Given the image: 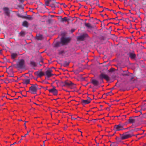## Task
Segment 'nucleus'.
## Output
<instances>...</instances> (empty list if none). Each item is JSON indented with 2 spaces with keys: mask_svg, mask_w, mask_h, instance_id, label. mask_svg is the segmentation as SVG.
Masks as SVG:
<instances>
[{
  "mask_svg": "<svg viewBox=\"0 0 146 146\" xmlns=\"http://www.w3.org/2000/svg\"><path fill=\"white\" fill-rule=\"evenodd\" d=\"M15 68L19 69H22L25 67V61L23 59H21L17 62L16 64L13 65Z\"/></svg>",
  "mask_w": 146,
  "mask_h": 146,
  "instance_id": "1",
  "label": "nucleus"
},
{
  "mask_svg": "<svg viewBox=\"0 0 146 146\" xmlns=\"http://www.w3.org/2000/svg\"><path fill=\"white\" fill-rule=\"evenodd\" d=\"M31 86L29 87V90L27 92L31 93V94H35L37 90L40 89L36 84H31Z\"/></svg>",
  "mask_w": 146,
  "mask_h": 146,
  "instance_id": "2",
  "label": "nucleus"
},
{
  "mask_svg": "<svg viewBox=\"0 0 146 146\" xmlns=\"http://www.w3.org/2000/svg\"><path fill=\"white\" fill-rule=\"evenodd\" d=\"M132 136V134L129 132L123 133L122 134H120V138L121 140L127 139L131 137Z\"/></svg>",
  "mask_w": 146,
  "mask_h": 146,
  "instance_id": "3",
  "label": "nucleus"
},
{
  "mask_svg": "<svg viewBox=\"0 0 146 146\" xmlns=\"http://www.w3.org/2000/svg\"><path fill=\"white\" fill-rule=\"evenodd\" d=\"M99 78L102 83L104 82L103 79H105L107 81H108L110 80V78L108 76L103 73H101L100 75L99 76Z\"/></svg>",
  "mask_w": 146,
  "mask_h": 146,
  "instance_id": "4",
  "label": "nucleus"
},
{
  "mask_svg": "<svg viewBox=\"0 0 146 146\" xmlns=\"http://www.w3.org/2000/svg\"><path fill=\"white\" fill-rule=\"evenodd\" d=\"M124 125V124L122 123H120L118 125H116L114 127V129L116 131L122 130L125 129L123 128Z\"/></svg>",
  "mask_w": 146,
  "mask_h": 146,
  "instance_id": "5",
  "label": "nucleus"
},
{
  "mask_svg": "<svg viewBox=\"0 0 146 146\" xmlns=\"http://www.w3.org/2000/svg\"><path fill=\"white\" fill-rule=\"evenodd\" d=\"M65 86H67L72 88L75 87V85L72 82L69 80H66L65 81Z\"/></svg>",
  "mask_w": 146,
  "mask_h": 146,
  "instance_id": "6",
  "label": "nucleus"
},
{
  "mask_svg": "<svg viewBox=\"0 0 146 146\" xmlns=\"http://www.w3.org/2000/svg\"><path fill=\"white\" fill-rule=\"evenodd\" d=\"M91 83L96 87L98 86L102 83L100 82H99L98 80L96 79H91Z\"/></svg>",
  "mask_w": 146,
  "mask_h": 146,
  "instance_id": "7",
  "label": "nucleus"
},
{
  "mask_svg": "<svg viewBox=\"0 0 146 146\" xmlns=\"http://www.w3.org/2000/svg\"><path fill=\"white\" fill-rule=\"evenodd\" d=\"M70 40V39L69 38H65L63 37L61 39V42L63 44L68 43Z\"/></svg>",
  "mask_w": 146,
  "mask_h": 146,
  "instance_id": "8",
  "label": "nucleus"
},
{
  "mask_svg": "<svg viewBox=\"0 0 146 146\" xmlns=\"http://www.w3.org/2000/svg\"><path fill=\"white\" fill-rule=\"evenodd\" d=\"M48 91L50 92L53 93L54 95L56 96L57 95L58 91L56 89L55 87L54 86H53L52 88L49 90Z\"/></svg>",
  "mask_w": 146,
  "mask_h": 146,
  "instance_id": "9",
  "label": "nucleus"
},
{
  "mask_svg": "<svg viewBox=\"0 0 146 146\" xmlns=\"http://www.w3.org/2000/svg\"><path fill=\"white\" fill-rule=\"evenodd\" d=\"M91 100V99L90 98L88 97L87 100H82L81 103L82 104L85 105L89 103L90 102Z\"/></svg>",
  "mask_w": 146,
  "mask_h": 146,
  "instance_id": "10",
  "label": "nucleus"
},
{
  "mask_svg": "<svg viewBox=\"0 0 146 146\" xmlns=\"http://www.w3.org/2000/svg\"><path fill=\"white\" fill-rule=\"evenodd\" d=\"M127 55L132 59H135L136 57V55L134 52H129L127 54Z\"/></svg>",
  "mask_w": 146,
  "mask_h": 146,
  "instance_id": "11",
  "label": "nucleus"
},
{
  "mask_svg": "<svg viewBox=\"0 0 146 146\" xmlns=\"http://www.w3.org/2000/svg\"><path fill=\"white\" fill-rule=\"evenodd\" d=\"M35 74L39 77H41L42 76L44 75V73L42 72H35Z\"/></svg>",
  "mask_w": 146,
  "mask_h": 146,
  "instance_id": "12",
  "label": "nucleus"
},
{
  "mask_svg": "<svg viewBox=\"0 0 146 146\" xmlns=\"http://www.w3.org/2000/svg\"><path fill=\"white\" fill-rule=\"evenodd\" d=\"M88 36V35L87 34H83L82 35H81L80 36H79L78 38L80 40H83L84 38Z\"/></svg>",
  "mask_w": 146,
  "mask_h": 146,
  "instance_id": "13",
  "label": "nucleus"
},
{
  "mask_svg": "<svg viewBox=\"0 0 146 146\" xmlns=\"http://www.w3.org/2000/svg\"><path fill=\"white\" fill-rule=\"evenodd\" d=\"M122 75L123 76H131L132 75V74L129 73L128 71H124L122 73Z\"/></svg>",
  "mask_w": 146,
  "mask_h": 146,
  "instance_id": "14",
  "label": "nucleus"
},
{
  "mask_svg": "<svg viewBox=\"0 0 146 146\" xmlns=\"http://www.w3.org/2000/svg\"><path fill=\"white\" fill-rule=\"evenodd\" d=\"M128 121L129 123H133L136 122V120L135 118H132V117H130Z\"/></svg>",
  "mask_w": 146,
  "mask_h": 146,
  "instance_id": "15",
  "label": "nucleus"
},
{
  "mask_svg": "<svg viewBox=\"0 0 146 146\" xmlns=\"http://www.w3.org/2000/svg\"><path fill=\"white\" fill-rule=\"evenodd\" d=\"M3 10L7 16H8L9 15L10 13L9 12V8L7 7H4L3 8Z\"/></svg>",
  "mask_w": 146,
  "mask_h": 146,
  "instance_id": "16",
  "label": "nucleus"
},
{
  "mask_svg": "<svg viewBox=\"0 0 146 146\" xmlns=\"http://www.w3.org/2000/svg\"><path fill=\"white\" fill-rule=\"evenodd\" d=\"M17 56L18 54L16 53H12L11 54V58L13 60H15V59L17 58Z\"/></svg>",
  "mask_w": 146,
  "mask_h": 146,
  "instance_id": "17",
  "label": "nucleus"
},
{
  "mask_svg": "<svg viewBox=\"0 0 146 146\" xmlns=\"http://www.w3.org/2000/svg\"><path fill=\"white\" fill-rule=\"evenodd\" d=\"M45 74L46 75L48 78H50L53 75L52 74L50 73V72L47 70L46 71Z\"/></svg>",
  "mask_w": 146,
  "mask_h": 146,
  "instance_id": "18",
  "label": "nucleus"
},
{
  "mask_svg": "<svg viewBox=\"0 0 146 146\" xmlns=\"http://www.w3.org/2000/svg\"><path fill=\"white\" fill-rule=\"evenodd\" d=\"M70 19H68L66 17H65L63 18H61L60 21L62 22H66V21H69Z\"/></svg>",
  "mask_w": 146,
  "mask_h": 146,
  "instance_id": "19",
  "label": "nucleus"
},
{
  "mask_svg": "<svg viewBox=\"0 0 146 146\" xmlns=\"http://www.w3.org/2000/svg\"><path fill=\"white\" fill-rule=\"evenodd\" d=\"M24 18L25 19H28L29 20H32L33 19V18L30 15H27L26 16L24 17Z\"/></svg>",
  "mask_w": 146,
  "mask_h": 146,
  "instance_id": "20",
  "label": "nucleus"
},
{
  "mask_svg": "<svg viewBox=\"0 0 146 146\" xmlns=\"http://www.w3.org/2000/svg\"><path fill=\"white\" fill-rule=\"evenodd\" d=\"M30 82V80L29 79H24L23 80V83L24 84H29Z\"/></svg>",
  "mask_w": 146,
  "mask_h": 146,
  "instance_id": "21",
  "label": "nucleus"
},
{
  "mask_svg": "<svg viewBox=\"0 0 146 146\" xmlns=\"http://www.w3.org/2000/svg\"><path fill=\"white\" fill-rule=\"evenodd\" d=\"M22 25L24 27H28V23L27 21H25L23 22Z\"/></svg>",
  "mask_w": 146,
  "mask_h": 146,
  "instance_id": "22",
  "label": "nucleus"
},
{
  "mask_svg": "<svg viewBox=\"0 0 146 146\" xmlns=\"http://www.w3.org/2000/svg\"><path fill=\"white\" fill-rule=\"evenodd\" d=\"M43 38V36L42 35H39L38 36H36V38L38 40H41Z\"/></svg>",
  "mask_w": 146,
  "mask_h": 146,
  "instance_id": "23",
  "label": "nucleus"
},
{
  "mask_svg": "<svg viewBox=\"0 0 146 146\" xmlns=\"http://www.w3.org/2000/svg\"><path fill=\"white\" fill-rule=\"evenodd\" d=\"M52 1L51 0H45V4L46 5L49 6V3Z\"/></svg>",
  "mask_w": 146,
  "mask_h": 146,
  "instance_id": "24",
  "label": "nucleus"
},
{
  "mask_svg": "<svg viewBox=\"0 0 146 146\" xmlns=\"http://www.w3.org/2000/svg\"><path fill=\"white\" fill-rule=\"evenodd\" d=\"M85 26L88 28H92V26L89 23H85Z\"/></svg>",
  "mask_w": 146,
  "mask_h": 146,
  "instance_id": "25",
  "label": "nucleus"
},
{
  "mask_svg": "<svg viewBox=\"0 0 146 146\" xmlns=\"http://www.w3.org/2000/svg\"><path fill=\"white\" fill-rule=\"evenodd\" d=\"M69 64V62L67 61H64L63 63V66H68Z\"/></svg>",
  "mask_w": 146,
  "mask_h": 146,
  "instance_id": "26",
  "label": "nucleus"
},
{
  "mask_svg": "<svg viewBox=\"0 0 146 146\" xmlns=\"http://www.w3.org/2000/svg\"><path fill=\"white\" fill-rule=\"evenodd\" d=\"M141 110H146V104H144L141 107Z\"/></svg>",
  "mask_w": 146,
  "mask_h": 146,
  "instance_id": "27",
  "label": "nucleus"
},
{
  "mask_svg": "<svg viewBox=\"0 0 146 146\" xmlns=\"http://www.w3.org/2000/svg\"><path fill=\"white\" fill-rule=\"evenodd\" d=\"M31 64L34 67H35L36 66V63L33 61H31L30 62Z\"/></svg>",
  "mask_w": 146,
  "mask_h": 146,
  "instance_id": "28",
  "label": "nucleus"
},
{
  "mask_svg": "<svg viewBox=\"0 0 146 146\" xmlns=\"http://www.w3.org/2000/svg\"><path fill=\"white\" fill-rule=\"evenodd\" d=\"M19 34L21 36H24L25 34V33L24 31H21L19 33Z\"/></svg>",
  "mask_w": 146,
  "mask_h": 146,
  "instance_id": "29",
  "label": "nucleus"
},
{
  "mask_svg": "<svg viewBox=\"0 0 146 146\" xmlns=\"http://www.w3.org/2000/svg\"><path fill=\"white\" fill-rule=\"evenodd\" d=\"M60 43L59 42H58L56 43L55 44V47H57L60 46Z\"/></svg>",
  "mask_w": 146,
  "mask_h": 146,
  "instance_id": "30",
  "label": "nucleus"
},
{
  "mask_svg": "<svg viewBox=\"0 0 146 146\" xmlns=\"http://www.w3.org/2000/svg\"><path fill=\"white\" fill-rule=\"evenodd\" d=\"M111 145L113 146H117V145L114 142H112L110 146H111Z\"/></svg>",
  "mask_w": 146,
  "mask_h": 146,
  "instance_id": "31",
  "label": "nucleus"
},
{
  "mask_svg": "<svg viewBox=\"0 0 146 146\" xmlns=\"http://www.w3.org/2000/svg\"><path fill=\"white\" fill-rule=\"evenodd\" d=\"M65 81L64 82H61V84L62 85V86H65Z\"/></svg>",
  "mask_w": 146,
  "mask_h": 146,
  "instance_id": "32",
  "label": "nucleus"
},
{
  "mask_svg": "<svg viewBox=\"0 0 146 146\" xmlns=\"http://www.w3.org/2000/svg\"><path fill=\"white\" fill-rule=\"evenodd\" d=\"M129 76V78L131 80L133 78V77L132 76V74L131 76Z\"/></svg>",
  "mask_w": 146,
  "mask_h": 146,
  "instance_id": "33",
  "label": "nucleus"
},
{
  "mask_svg": "<svg viewBox=\"0 0 146 146\" xmlns=\"http://www.w3.org/2000/svg\"><path fill=\"white\" fill-rule=\"evenodd\" d=\"M143 2H142L143 4H146V0H143Z\"/></svg>",
  "mask_w": 146,
  "mask_h": 146,
  "instance_id": "34",
  "label": "nucleus"
},
{
  "mask_svg": "<svg viewBox=\"0 0 146 146\" xmlns=\"http://www.w3.org/2000/svg\"><path fill=\"white\" fill-rule=\"evenodd\" d=\"M48 71L50 72V73H52V71L51 69H49L48 70H47Z\"/></svg>",
  "mask_w": 146,
  "mask_h": 146,
  "instance_id": "35",
  "label": "nucleus"
},
{
  "mask_svg": "<svg viewBox=\"0 0 146 146\" xmlns=\"http://www.w3.org/2000/svg\"><path fill=\"white\" fill-rule=\"evenodd\" d=\"M29 133V131H27V134H25V135L24 136V137H26V136L27 135H28V134Z\"/></svg>",
  "mask_w": 146,
  "mask_h": 146,
  "instance_id": "36",
  "label": "nucleus"
},
{
  "mask_svg": "<svg viewBox=\"0 0 146 146\" xmlns=\"http://www.w3.org/2000/svg\"><path fill=\"white\" fill-rule=\"evenodd\" d=\"M28 122V121H25V123H24V126H25V129H26V128H27L26 126V122Z\"/></svg>",
  "mask_w": 146,
  "mask_h": 146,
  "instance_id": "37",
  "label": "nucleus"
},
{
  "mask_svg": "<svg viewBox=\"0 0 146 146\" xmlns=\"http://www.w3.org/2000/svg\"><path fill=\"white\" fill-rule=\"evenodd\" d=\"M19 1H20V2L22 3L24 2V0H19Z\"/></svg>",
  "mask_w": 146,
  "mask_h": 146,
  "instance_id": "38",
  "label": "nucleus"
},
{
  "mask_svg": "<svg viewBox=\"0 0 146 146\" xmlns=\"http://www.w3.org/2000/svg\"><path fill=\"white\" fill-rule=\"evenodd\" d=\"M117 13H120V14H121V15L123 14V13H121V12L120 11L118 12H117Z\"/></svg>",
  "mask_w": 146,
  "mask_h": 146,
  "instance_id": "39",
  "label": "nucleus"
},
{
  "mask_svg": "<svg viewBox=\"0 0 146 146\" xmlns=\"http://www.w3.org/2000/svg\"><path fill=\"white\" fill-rule=\"evenodd\" d=\"M77 119L76 118H74V117H72V120H76V119Z\"/></svg>",
  "mask_w": 146,
  "mask_h": 146,
  "instance_id": "40",
  "label": "nucleus"
},
{
  "mask_svg": "<svg viewBox=\"0 0 146 146\" xmlns=\"http://www.w3.org/2000/svg\"><path fill=\"white\" fill-rule=\"evenodd\" d=\"M52 1L51 2H53L54 3H56V2L54 0H52Z\"/></svg>",
  "mask_w": 146,
  "mask_h": 146,
  "instance_id": "41",
  "label": "nucleus"
},
{
  "mask_svg": "<svg viewBox=\"0 0 146 146\" xmlns=\"http://www.w3.org/2000/svg\"><path fill=\"white\" fill-rule=\"evenodd\" d=\"M116 139H117V140H119V139H120V138H119V137H116Z\"/></svg>",
  "mask_w": 146,
  "mask_h": 146,
  "instance_id": "42",
  "label": "nucleus"
},
{
  "mask_svg": "<svg viewBox=\"0 0 146 146\" xmlns=\"http://www.w3.org/2000/svg\"><path fill=\"white\" fill-rule=\"evenodd\" d=\"M75 31V30L74 29H72L71 30V32L72 33L73 32Z\"/></svg>",
  "mask_w": 146,
  "mask_h": 146,
  "instance_id": "43",
  "label": "nucleus"
},
{
  "mask_svg": "<svg viewBox=\"0 0 146 146\" xmlns=\"http://www.w3.org/2000/svg\"><path fill=\"white\" fill-rule=\"evenodd\" d=\"M16 143L15 142L13 144H11V145H10V146L12 145H14V144H15V143Z\"/></svg>",
  "mask_w": 146,
  "mask_h": 146,
  "instance_id": "44",
  "label": "nucleus"
},
{
  "mask_svg": "<svg viewBox=\"0 0 146 146\" xmlns=\"http://www.w3.org/2000/svg\"><path fill=\"white\" fill-rule=\"evenodd\" d=\"M142 29V30L143 31H145V29H144V28H141Z\"/></svg>",
  "mask_w": 146,
  "mask_h": 146,
  "instance_id": "45",
  "label": "nucleus"
},
{
  "mask_svg": "<svg viewBox=\"0 0 146 146\" xmlns=\"http://www.w3.org/2000/svg\"><path fill=\"white\" fill-rule=\"evenodd\" d=\"M114 89V87H112V88H111V90H113Z\"/></svg>",
  "mask_w": 146,
  "mask_h": 146,
  "instance_id": "46",
  "label": "nucleus"
},
{
  "mask_svg": "<svg viewBox=\"0 0 146 146\" xmlns=\"http://www.w3.org/2000/svg\"><path fill=\"white\" fill-rule=\"evenodd\" d=\"M45 141H43V145H44V144H45Z\"/></svg>",
  "mask_w": 146,
  "mask_h": 146,
  "instance_id": "47",
  "label": "nucleus"
},
{
  "mask_svg": "<svg viewBox=\"0 0 146 146\" xmlns=\"http://www.w3.org/2000/svg\"><path fill=\"white\" fill-rule=\"evenodd\" d=\"M110 11H114L113 10H112V9H111V10L110 9Z\"/></svg>",
  "mask_w": 146,
  "mask_h": 146,
  "instance_id": "48",
  "label": "nucleus"
},
{
  "mask_svg": "<svg viewBox=\"0 0 146 146\" xmlns=\"http://www.w3.org/2000/svg\"><path fill=\"white\" fill-rule=\"evenodd\" d=\"M105 9H106V10H108L110 11V9H109L108 8H105Z\"/></svg>",
  "mask_w": 146,
  "mask_h": 146,
  "instance_id": "49",
  "label": "nucleus"
},
{
  "mask_svg": "<svg viewBox=\"0 0 146 146\" xmlns=\"http://www.w3.org/2000/svg\"><path fill=\"white\" fill-rule=\"evenodd\" d=\"M109 93H111L112 94V95H113V94L112 92L111 91H110V92H109Z\"/></svg>",
  "mask_w": 146,
  "mask_h": 146,
  "instance_id": "50",
  "label": "nucleus"
},
{
  "mask_svg": "<svg viewBox=\"0 0 146 146\" xmlns=\"http://www.w3.org/2000/svg\"><path fill=\"white\" fill-rule=\"evenodd\" d=\"M98 5L100 7H103L102 6H100L99 4H98Z\"/></svg>",
  "mask_w": 146,
  "mask_h": 146,
  "instance_id": "51",
  "label": "nucleus"
},
{
  "mask_svg": "<svg viewBox=\"0 0 146 146\" xmlns=\"http://www.w3.org/2000/svg\"><path fill=\"white\" fill-rule=\"evenodd\" d=\"M43 62V60H41V61H40V62H42V63Z\"/></svg>",
  "mask_w": 146,
  "mask_h": 146,
  "instance_id": "52",
  "label": "nucleus"
},
{
  "mask_svg": "<svg viewBox=\"0 0 146 146\" xmlns=\"http://www.w3.org/2000/svg\"><path fill=\"white\" fill-rule=\"evenodd\" d=\"M64 5V7H66L67 6L65 4Z\"/></svg>",
  "mask_w": 146,
  "mask_h": 146,
  "instance_id": "53",
  "label": "nucleus"
},
{
  "mask_svg": "<svg viewBox=\"0 0 146 146\" xmlns=\"http://www.w3.org/2000/svg\"><path fill=\"white\" fill-rule=\"evenodd\" d=\"M21 142V140L19 141L18 142V143H20Z\"/></svg>",
  "mask_w": 146,
  "mask_h": 146,
  "instance_id": "54",
  "label": "nucleus"
},
{
  "mask_svg": "<svg viewBox=\"0 0 146 146\" xmlns=\"http://www.w3.org/2000/svg\"><path fill=\"white\" fill-rule=\"evenodd\" d=\"M78 131H80V132H81V133H82V131H80L79 129H78Z\"/></svg>",
  "mask_w": 146,
  "mask_h": 146,
  "instance_id": "55",
  "label": "nucleus"
},
{
  "mask_svg": "<svg viewBox=\"0 0 146 146\" xmlns=\"http://www.w3.org/2000/svg\"><path fill=\"white\" fill-rule=\"evenodd\" d=\"M104 11V10H103L102 11H100V12H101V13L103 11Z\"/></svg>",
  "mask_w": 146,
  "mask_h": 146,
  "instance_id": "56",
  "label": "nucleus"
},
{
  "mask_svg": "<svg viewBox=\"0 0 146 146\" xmlns=\"http://www.w3.org/2000/svg\"><path fill=\"white\" fill-rule=\"evenodd\" d=\"M2 50H0V54L1 53V51Z\"/></svg>",
  "mask_w": 146,
  "mask_h": 146,
  "instance_id": "57",
  "label": "nucleus"
},
{
  "mask_svg": "<svg viewBox=\"0 0 146 146\" xmlns=\"http://www.w3.org/2000/svg\"><path fill=\"white\" fill-rule=\"evenodd\" d=\"M19 121H22V120H21V119H19Z\"/></svg>",
  "mask_w": 146,
  "mask_h": 146,
  "instance_id": "58",
  "label": "nucleus"
},
{
  "mask_svg": "<svg viewBox=\"0 0 146 146\" xmlns=\"http://www.w3.org/2000/svg\"><path fill=\"white\" fill-rule=\"evenodd\" d=\"M124 1H125V3H126V2L125 1H127L126 0H124Z\"/></svg>",
  "mask_w": 146,
  "mask_h": 146,
  "instance_id": "59",
  "label": "nucleus"
},
{
  "mask_svg": "<svg viewBox=\"0 0 146 146\" xmlns=\"http://www.w3.org/2000/svg\"><path fill=\"white\" fill-rule=\"evenodd\" d=\"M101 15L102 16V17H104V15Z\"/></svg>",
  "mask_w": 146,
  "mask_h": 146,
  "instance_id": "60",
  "label": "nucleus"
},
{
  "mask_svg": "<svg viewBox=\"0 0 146 146\" xmlns=\"http://www.w3.org/2000/svg\"><path fill=\"white\" fill-rule=\"evenodd\" d=\"M61 5H65V4L64 3H62L61 4Z\"/></svg>",
  "mask_w": 146,
  "mask_h": 146,
  "instance_id": "61",
  "label": "nucleus"
},
{
  "mask_svg": "<svg viewBox=\"0 0 146 146\" xmlns=\"http://www.w3.org/2000/svg\"><path fill=\"white\" fill-rule=\"evenodd\" d=\"M113 12L114 13H115V14H116V13H115V11H113Z\"/></svg>",
  "mask_w": 146,
  "mask_h": 146,
  "instance_id": "62",
  "label": "nucleus"
},
{
  "mask_svg": "<svg viewBox=\"0 0 146 146\" xmlns=\"http://www.w3.org/2000/svg\"><path fill=\"white\" fill-rule=\"evenodd\" d=\"M139 112H140V113H141V114H142V113H141V111H139Z\"/></svg>",
  "mask_w": 146,
  "mask_h": 146,
  "instance_id": "63",
  "label": "nucleus"
},
{
  "mask_svg": "<svg viewBox=\"0 0 146 146\" xmlns=\"http://www.w3.org/2000/svg\"><path fill=\"white\" fill-rule=\"evenodd\" d=\"M56 3H57V4H58V3H57V2H56Z\"/></svg>",
  "mask_w": 146,
  "mask_h": 146,
  "instance_id": "64",
  "label": "nucleus"
}]
</instances>
